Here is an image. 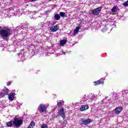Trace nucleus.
I'll use <instances>...</instances> for the list:
<instances>
[{"mask_svg": "<svg viewBox=\"0 0 128 128\" xmlns=\"http://www.w3.org/2000/svg\"><path fill=\"white\" fill-rule=\"evenodd\" d=\"M10 28H4V29H1L0 30V34L2 38H8L10 34Z\"/></svg>", "mask_w": 128, "mask_h": 128, "instance_id": "f257e3e1", "label": "nucleus"}, {"mask_svg": "<svg viewBox=\"0 0 128 128\" xmlns=\"http://www.w3.org/2000/svg\"><path fill=\"white\" fill-rule=\"evenodd\" d=\"M13 126H15L16 128H18L20 127V126L22 124V120H18L16 118H14V120H13Z\"/></svg>", "mask_w": 128, "mask_h": 128, "instance_id": "f03ea898", "label": "nucleus"}, {"mask_svg": "<svg viewBox=\"0 0 128 128\" xmlns=\"http://www.w3.org/2000/svg\"><path fill=\"white\" fill-rule=\"evenodd\" d=\"M38 110L40 112H46V106L44 104H40Z\"/></svg>", "mask_w": 128, "mask_h": 128, "instance_id": "7ed1b4c3", "label": "nucleus"}, {"mask_svg": "<svg viewBox=\"0 0 128 128\" xmlns=\"http://www.w3.org/2000/svg\"><path fill=\"white\" fill-rule=\"evenodd\" d=\"M58 114L60 116H62L63 120H64V118H66V112H64V108H62L59 110L58 112Z\"/></svg>", "mask_w": 128, "mask_h": 128, "instance_id": "20e7f679", "label": "nucleus"}, {"mask_svg": "<svg viewBox=\"0 0 128 128\" xmlns=\"http://www.w3.org/2000/svg\"><path fill=\"white\" fill-rule=\"evenodd\" d=\"M101 10H102V7H98L92 10V14H95L96 16H98Z\"/></svg>", "mask_w": 128, "mask_h": 128, "instance_id": "39448f33", "label": "nucleus"}, {"mask_svg": "<svg viewBox=\"0 0 128 128\" xmlns=\"http://www.w3.org/2000/svg\"><path fill=\"white\" fill-rule=\"evenodd\" d=\"M94 86H98V84H104V80L102 78H101L97 81L94 82Z\"/></svg>", "mask_w": 128, "mask_h": 128, "instance_id": "423d86ee", "label": "nucleus"}, {"mask_svg": "<svg viewBox=\"0 0 128 128\" xmlns=\"http://www.w3.org/2000/svg\"><path fill=\"white\" fill-rule=\"evenodd\" d=\"M92 120L90 118H88L87 120H82V124H84V126H88V124H90V122H92Z\"/></svg>", "mask_w": 128, "mask_h": 128, "instance_id": "0eeeda50", "label": "nucleus"}, {"mask_svg": "<svg viewBox=\"0 0 128 128\" xmlns=\"http://www.w3.org/2000/svg\"><path fill=\"white\" fill-rule=\"evenodd\" d=\"M14 96H16L15 92H11L8 94V98L10 102H12L14 100Z\"/></svg>", "mask_w": 128, "mask_h": 128, "instance_id": "6e6552de", "label": "nucleus"}, {"mask_svg": "<svg viewBox=\"0 0 128 128\" xmlns=\"http://www.w3.org/2000/svg\"><path fill=\"white\" fill-rule=\"evenodd\" d=\"M114 110L116 114H118L122 110V107H117L115 108Z\"/></svg>", "mask_w": 128, "mask_h": 128, "instance_id": "1a4fd4ad", "label": "nucleus"}, {"mask_svg": "<svg viewBox=\"0 0 128 128\" xmlns=\"http://www.w3.org/2000/svg\"><path fill=\"white\" fill-rule=\"evenodd\" d=\"M50 30H52V32H56L58 30V25H55L54 26H52L50 28Z\"/></svg>", "mask_w": 128, "mask_h": 128, "instance_id": "9d476101", "label": "nucleus"}, {"mask_svg": "<svg viewBox=\"0 0 128 128\" xmlns=\"http://www.w3.org/2000/svg\"><path fill=\"white\" fill-rule=\"evenodd\" d=\"M10 90H8V89L6 88H4L2 90V92L3 93V94H4V96H8V92Z\"/></svg>", "mask_w": 128, "mask_h": 128, "instance_id": "9b49d317", "label": "nucleus"}, {"mask_svg": "<svg viewBox=\"0 0 128 128\" xmlns=\"http://www.w3.org/2000/svg\"><path fill=\"white\" fill-rule=\"evenodd\" d=\"M88 106L84 105L80 108V110L81 112H84V110H88Z\"/></svg>", "mask_w": 128, "mask_h": 128, "instance_id": "f8f14e48", "label": "nucleus"}, {"mask_svg": "<svg viewBox=\"0 0 128 128\" xmlns=\"http://www.w3.org/2000/svg\"><path fill=\"white\" fill-rule=\"evenodd\" d=\"M34 126H36V123H34V122L32 121L30 124L28 126V128H34Z\"/></svg>", "mask_w": 128, "mask_h": 128, "instance_id": "ddd939ff", "label": "nucleus"}, {"mask_svg": "<svg viewBox=\"0 0 128 128\" xmlns=\"http://www.w3.org/2000/svg\"><path fill=\"white\" fill-rule=\"evenodd\" d=\"M54 18L56 20H60V16L58 14H56L54 15Z\"/></svg>", "mask_w": 128, "mask_h": 128, "instance_id": "4468645a", "label": "nucleus"}, {"mask_svg": "<svg viewBox=\"0 0 128 128\" xmlns=\"http://www.w3.org/2000/svg\"><path fill=\"white\" fill-rule=\"evenodd\" d=\"M80 26L76 27V29L74 30V34H78V31L80 30Z\"/></svg>", "mask_w": 128, "mask_h": 128, "instance_id": "2eb2a0df", "label": "nucleus"}, {"mask_svg": "<svg viewBox=\"0 0 128 128\" xmlns=\"http://www.w3.org/2000/svg\"><path fill=\"white\" fill-rule=\"evenodd\" d=\"M6 126L8 128H12V123L11 122H6Z\"/></svg>", "mask_w": 128, "mask_h": 128, "instance_id": "dca6fc26", "label": "nucleus"}, {"mask_svg": "<svg viewBox=\"0 0 128 128\" xmlns=\"http://www.w3.org/2000/svg\"><path fill=\"white\" fill-rule=\"evenodd\" d=\"M66 40H62L60 42V46H64V45L66 44Z\"/></svg>", "mask_w": 128, "mask_h": 128, "instance_id": "f3484780", "label": "nucleus"}, {"mask_svg": "<svg viewBox=\"0 0 128 128\" xmlns=\"http://www.w3.org/2000/svg\"><path fill=\"white\" fill-rule=\"evenodd\" d=\"M60 16H62V18H66V13L64 12H60Z\"/></svg>", "mask_w": 128, "mask_h": 128, "instance_id": "a211bd4d", "label": "nucleus"}, {"mask_svg": "<svg viewBox=\"0 0 128 128\" xmlns=\"http://www.w3.org/2000/svg\"><path fill=\"white\" fill-rule=\"evenodd\" d=\"M124 6H128V0L126 1L124 3H123Z\"/></svg>", "mask_w": 128, "mask_h": 128, "instance_id": "6ab92c4d", "label": "nucleus"}, {"mask_svg": "<svg viewBox=\"0 0 128 128\" xmlns=\"http://www.w3.org/2000/svg\"><path fill=\"white\" fill-rule=\"evenodd\" d=\"M116 10V6L113 7L112 9V12H114Z\"/></svg>", "mask_w": 128, "mask_h": 128, "instance_id": "aec40b11", "label": "nucleus"}, {"mask_svg": "<svg viewBox=\"0 0 128 128\" xmlns=\"http://www.w3.org/2000/svg\"><path fill=\"white\" fill-rule=\"evenodd\" d=\"M4 94H3L2 92H0V98H4Z\"/></svg>", "mask_w": 128, "mask_h": 128, "instance_id": "412c9836", "label": "nucleus"}, {"mask_svg": "<svg viewBox=\"0 0 128 128\" xmlns=\"http://www.w3.org/2000/svg\"><path fill=\"white\" fill-rule=\"evenodd\" d=\"M41 128H48V125H46V124H44L42 126Z\"/></svg>", "mask_w": 128, "mask_h": 128, "instance_id": "4be33fe9", "label": "nucleus"}, {"mask_svg": "<svg viewBox=\"0 0 128 128\" xmlns=\"http://www.w3.org/2000/svg\"><path fill=\"white\" fill-rule=\"evenodd\" d=\"M57 106H62V102H58L57 104Z\"/></svg>", "mask_w": 128, "mask_h": 128, "instance_id": "5701e85b", "label": "nucleus"}, {"mask_svg": "<svg viewBox=\"0 0 128 128\" xmlns=\"http://www.w3.org/2000/svg\"><path fill=\"white\" fill-rule=\"evenodd\" d=\"M10 84H12V82H8V83H7V86H10Z\"/></svg>", "mask_w": 128, "mask_h": 128, "instance_id": "b1692460", "label": "nucleus"}, {"mask_svg": "<svg viewBox=\"0 0 128 128\" xmlns=\"http://www.w3.org/2000/svg\"><path fill=\"white\" fill-rule=\"evenodd\" d=\"M36 0H30V2H36Z\"/></svg>", "mask_w": 128, "mask_h": 128, "instance_id": "393cba45", "label": "nucleus"}, {"mask_svg": "<svg viewBox=\"0 0 128 128\" xmlns=\"http://www.w3.org/2000/svg\"><path fill=\"white\" fill-rule=\"evenodd\" d=\"M1 28H2V26H0V30Z\"/></svg>", "mask_w": 128, "mask_h": 128, "instance_id": "a878e982", "label": "nucleus"}, {"mask_svg": "<svg viewBox=\"0 0 128 128\" xmlns=\"http://www.w3.org/2000/svg\"><path fill=\"white\" fill-rule=\"evenodd\" d=\"M63 54H66V52H63Z\"/></svg>", "mask_w": 128, "mask_h": 128, "instance_id": "bb28decb", "label": "nucleus"}, {"mask_svg": "<svg viewBox=\"0 0 128 128\" xmlns=\"http://www.w3.org/2000/svg\"><path fill=\"white\" fill-rule=\"evenodd\" d=\"M26 6H28V4H26Z\"/></svg>", "mask_w": 128, "mask_h": 128, "instance_id": "cd10ccee", "label": "nucleus"}]
</instances>
